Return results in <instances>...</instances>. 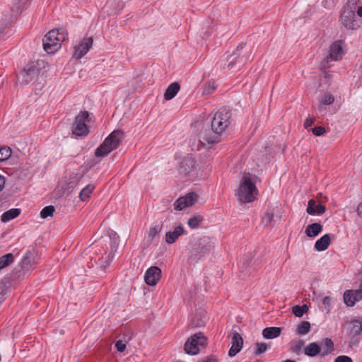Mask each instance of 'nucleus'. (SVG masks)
<instances>
[{
    "label": "nucleus",
    "mask_w": 362,
    "mask_h": 362,
    "mask_svg": "<svg viewBox=\"0 0 362 362\" xmlns=\"http://www.w3.org/2000/svg\"><path fill=\"white\" fill-rule=\"evenodd\" d=\"M214 248V242L209 237L204 236L196 240L191 250V258L199 260L209 255Z\"/></svg>",
    "instance_id": "obj_5"
},
{
    "label": "nucleus",
    "mask_w": 362,
    "mask_h": 362,
    "mask_svg": "<svg viewBox=\"0 0 362 362\" xmlns=\"http://www.w3.org/2000/svg\"><path fill=\"white\" fill-rule=\"evenodd\" d=\"M310 323L309 322L302 321L297 326L296 333L300 335L307 334L310 332Z\"/></svg>",
    "instance_id": "obj_32"
},
{
    "label": "nucleus",
    "mask_w": 362,
    "mask_h": 362,
    "mask_svg": "<svg viewBox=\"0 0 362 362\" xmlns=\"http://www.w3.org/2000/svg\"><path fill=\"white\" fill-rule=\"evenodd\" d=\"M334 362H353L352 359L347 356H339L334 359Z\"/></svg>",
    "instance_id": "obj_48"
},
{
    "label": "nucleus",
    "mask_w": 362,
    "mask_h": 362,
    "mask_svg": "<svg viewBox=\"0 0 362 362\" xmlns=\"http://www.w3.org/2000/svg\"><path fill=\"white\" fill-rule=\"evenodd\" d=\"M161 277V269L157 266H152L147 269L144 275L146 284L156 286Z\"/></svg>",
    "instance_id": "obj_13"
},
{
    "label": "nucleus",
    "mask_w": 362,
    "mask_h": 362,
    "mask_svg": "<svg viewBox=\"0 0 362 362\" xmlns=\"http://www.w3.org/2000/svg\"><path fill=\"white\" fill-rule=\"evenodd\" d=\"M326 211L325 206L319 204H316L315 199H312L308 201V207L306 211L310 215H321L323 214Z\"/></svg>",
    "instance_id": "obj_20"
},
{
    "label": "nucleus",
    "mask_w": 362,
    "mask_h": 362,
    "mask_svg": "<svg viewBox=\"0 0 362 362\" xmlns=\"http://www.w3.org/2000/svg\"><path fill=\"white\" fill-rule=\"evenodd\" d=\"M231 112L225 107L221 108L214 115L211 122V129L202 131L199 141L204 144H214L220 141L221 134L230 124Z\"/></svg>",
    "instance_id": "obj_1"
},
{
    "label": "nucleus",
    "mask_w": 362,
    "mask_h": 362,
    "mask_svg": "<svg viewBox=\"0 0 362 362\" xmlns=\"http://www.w3.org/2000/svg\"><path fill=\"white\" fill-rule=\"evenodd\" d=\"M203 362H217V359L214 356H210L206 357L203 360Z\"/></svg>",
    "instance_id": "obj_51"
},
{
    "label": "nucleus",
    "mask_w": 362,
    "mask_h": 362,
    "mask_svg": "<svg viewBox=\"0 0 362 362\" xmlns=\"http://www.w3.org/2000/svg\"><path fill=\"white\" fill-rule=\"evenodd\" d=\"M331 300H332L329 296H325L322 300V304L325 305L327 313L330 311Z\"/></svg>",
    "instance_id": "obj_47"
},
{
    "label": "nucleus",
    "mask_w": 362,
    "mask_h": 362,
    "mask_svg": "<svg viewBox=\"0 0 362 362\" xmlns=\"http://www.w3.org/2000/svg\"><path fill=\"white\" fill-rule=\"evenodd\" d=\"M21 211V209L17 208L11 209L10 210L5 211L1 215V221L6 223L14 219L15 218L20 215Z\"/></svg>",
    "instance_id": "obj_28"
},
{
    "label": "nucleus",
    "mask_w": 362,
    "mask_h": 362,
    "mask_svg": "<svg viewBox=\"0 0 362 362\" xmlns=\"http://www.w3.org/2000/svg\"><path fill=\"white\" fill-rule=\"evenodd\" d=\"M199 196L196 192H189L184 197L178 198L174 203V209L181 211L186 207L192 206L198 199Z\"/></svg>",
    "instance_id": "obj_12"
},
{
    "label": "nucleus",
    "mask_w": 362,
    "mask_h": 362,
    "mask_svg": "<svg viewBox=\"0 0 362 362\" xmlns=\"http://www.w3.org/2000/svg\"><path fill=\"white\" fill-rule=\"evenodd\" d=\"M93 42V40L91 37L82 40L78 45L75 47L74 57L77 59H81L89 51Z\"/></svg>",
    "instance_id": "obj_14"
},
{
    "label": "nucleus",
    "mask_w": 362,
    "mask_h": 362,
    "mask_svg": "<svg viewBox=\"0 0 362 362\" xmlns=\"http://www.w3.org/2000/svg\"><path fill=\"white\" fill-rule=\"evenodd\" d=\"M204 221V218L201 215H195L191 217L188 221L187 224L189 228L192 229L198 228L200 226V223Z\"/></svg>",
    "instance_id": "obj_33"
},
{
    "label": "nucleus",
    "mask_w": 362,
    "mask_h": 362,
    "mask_svg": "<svg viewBox=\"0 0 362 362\" xmlns=\"http://www.w3.org/2000/svg\"><path fill=\"white\" fill-rule=\"evenodd\" d=\"M322 348L321 356L324 357L334 351V345L333 341L330 338H325L321 342Z\"/></svg>",
    "instance_id": "obj_21"
},
{
    "label": "nucleus",
    "mask_w": 362,
    "mask_h": 362,
    "mask_svg": "<svg viewBox=\"0 0 362 362\" xmlns=\"http://www.w3.org/2000/svg\"><path fill=\"white\" fill-rule=\"evenodd\" d=\"M303 345L304 341L303 340H299L291 348V350L294 353L298 354L300 352Z\"/></svg>",
    "instance_id": "obj_43"
},
{
    "label": "nucleus",
    "mask_w": 362,
    "mask_h": 362,
    "mask_svg": "<svg viewBox=\"0 0 362 362\" xmlns=\"http://www.w3.org/2000/svg\"><path fill=\"white\" fill-rule=\"evenodd\" d=\"M214 90H215L214 86H209L204 89V93L209 94V93H212Z\"/></svg>",
    "instance_id": "obj_50"
},
{
    "label": "nucleus",
    "mask_w": 362,
    "mask_h": 362,
    "mask_svg": "<svg viewBox=\"0 0 362 362\" xmlns=\"http://www.w3.org/2000/svg\"><path fill=\"white\" fill-rule=\"evenodd\" d=\"M5 185V178L4 176L0 175V192L4 189Z\"/></svg>",
    "instance_id": "obj_54"
},
{
    "label": "nucleus",
    "mask_w": 362,
    "mask_h": 362,
    "mask_svg": "<svg viewBox=\"0 0 362 362\" xmlns=\"http://www.w3.org/2000/svg\"><path fill=\"white\" fill-rule=\"evenodd\" d=\"M357 15L359 17H362V4H360L356 11Z\"/></svg>",
    "instance_id": "obj_55"
},
{
    "label": "nucleus",
    "mask_w": 362,
    "mask_h": 362,
    "mask_svg": "<svg viewBox=\"0 0 362 362\" xmlns=\"http://www.w3.org/2000/svg\"><path fill=\"white\" fill-rule=\"evenodd\" d=\"M185 232V228L182 226L175 227L173 231L170 230L165 233V242L170 245L173 244Z\"/></svg>",
    "instance_id": "obj_19"
},
{
    "label": "nucleus",
    "mask_w": 362,
    "mask_h": 362,
    "mask_svg": "<svg viewBox=\"0 0 362 362\" xmlns=\"http://www.w3.org/2000/svg\"><path fill=\"white\" fill-rule=\"evenodd\" d=\"M4 287L0 284V295L1 296V299H3V297L4 296Z\"/></svg>",
    "instance_id": "obj_56"
},
{
    "label": "nucleus",
    "mask_w": 362,
    "mask_h": 362,
    "mask_svg": "<svg viewBox=\"0 0 362 362\" xmlns=\"http://www.w3.org/2000/svg\"><path fill=\"white\" fill-rule=\"evenodd\" d=\"M90 114L88 111H81L76 116L73 124L72 134L78 136H84L89 133L87 123L90 122Z\"/></svg>",
    "instance_id": "obj_7"
},
{
    "label": "nucleus",
    "mask_w": 362,
    "mask_h": 362,
    "mask_svg": "<svg viewBox=\"0 0 362 362\" xmlns=\"http://www.w3.org/2000/svg\"><path fill=\"white\" fill-rule=\"evenodd\" d=\"M195 165V160L192 154H188L184 157L179 163V173L182 175H187L192 170Z\"/></svg>",
    "instance_id": "obj_16"
},
{
    "label": "nucleus",
    "mask_w": 362,
    "mask_h": 362,
    "mask_svg": "<svg viewBox=\"0 0 362 362\" xmlns=\"http://www.w3.org/2000/svg\"><path fill=\"white\" fill-rule=\"evenodd\" d=\"M65 36L59 29H54L49 31L43 38V47L47 53H54L59 47V42L63 41Z\"/></svg>",
    "instance_id": "obj_6"
},
{
    "label": "nucleus",
    "mask_w": 362,
    "mask_h": 362,
    "mask_svg": "<svg viewBox=\"0 0 362 362\" xmlns=\"http://www.w3.org/2000/svg\"><path fill=\"white\" fill-rule=\"evenodd\" d=\"M356 212L358 216L362 218V202L358 205Z\"/></svg>",
    "instance_id": "obj_53"
},
{
    "label": "nucleus",
    "mask_w": 362,
    "mask_h": 362,
    "mask_svg": "<svg viewBox=\"0 0 362 362\" xmlns=\"http://www.w3.org/2000/svg\"><path fill=\"white\" fill-rule=\"evenodd\" d=\"M360 4H362V0H349L344 8L353 9L355 11L356 6H359Z\"/></svg>",
    "instance_id": "obj_42"
},
{
    "label": "nucleus",
    "mask_w": 362,
    "mask_h": 362,
    "mask_svg": "<svg viewBox=\"0 0 362 362\" xmlns=\"http://www.w3.org/2000/svg\"><path fill=\"white\" fill-rule=\"evenodd\" d=\"M322 230V226L319 223H314L308 225L305 228V234L308 237L315 238Z\"/></svg>",
    "instance_id": "obj_26"
},
{
    "label": "nucleus",
    "mask_w": 362,
    "mask_h": 362,
    "mask_svg": "<svg viewBox=\"0 0 362 362\" xmlns=\"http://www.w3.org/2000/svg\"><path fill=\"white\" fill-rule=\"evenodd\" d=\"M342 40L335 41L329 49V54L327 57V59L330 58L332 60L337 61L342 57L343 49L341 47Z\"/></svg>",
    "instance_id": "obj_18"
},
{
    "label": "nucleus",
    "mask_w": 362,
    "mask_h": 362,
    "mask_svg": "<svg viewBox=\"0 0 362 362\" xmlns=\"http://www.w3.org/2000/svg\"><path fill=\"white\" fill-rule=\"evenodd\" d=\"M308 310L309 308L306 304L296 305L292 308V313L296 317H301L305 313H308Z\"/></svg>",
    "instance_id": "obj_35"
},
{
    "label": "nucleus",
    "mask_w": 362,
    "mask_h": 362,
    "mask_svg": "<svg viewBox=\"0 0 362 362\" xmlns=\"http://www.w3.org/2000/svg\"><path fill=\"white\" fill-rule=\"evenodd\" d=\"M11 149L9 147H0V161L8 159L11 156Z\"/></svg>",
    "instance_id": "obj_39"
},
{
    "label": "nucleus",
    "mask_w": 362,
    "mask_h": 362,
    "mask_svg": "<svg viewBox=\"0 0 362 362\" xmlns=\"http://www.w3.org/2000/svg\"><path fill=\"white\" fill-rule=\"evenodd\" d=\"M315 117H309L307 118L304 123V127L305 129H308L310 127L312 126V124L315 122Z\"/></svg>",
    "instance_id": "obj_49"
},
{
    "label": "nucleus",
    "mask_w": 362,
    "mask_h": 362,
    "mask_svg": "<svg viewBox=\"0 0 362 362\" xmlns=\"http://www.w3.org/2000/svg\"><path fill=\"white\" fill-rule=\"evenodd\" d=\"M281 329V327H266L262 331V335L267 339H274L280 336Z\"/></svg>",
    "instance_id": "obj_24"
},
{
    "label": "nucleus",
    "mask_w": 362,
    "mask_h": 362,
    "mask_svg": "<svg viewBox=\"0 0 362 362\" xmlns=\"http://www.w3.org/2000/svg\"><path fill=\"white\" fill-rule=\"evenodd\" d=\"M268 349V346L265 343L257 342L255 344V349L254 351L255 356H259L264 353Z\"/></svg>",
    "instance_id": "obj_40"
},
{
    "label": "nucleus",
    "mask_w": 362,
    "mask_h": 362,
    "mask_svg": "<svg viewBox=\"0 0 362 362\" xmlns=\"http://www.w3.org/2000/svg\"><path fill=\"white\" fill-rule=\"evenodd\" d=\"M126 343H124L122 339H119L115 342V348L117 351L122 353L126 349Z\"/></svg>",
    "instance_id": "obj_45"
},
{
    "label": "nucleus",
    "mask_w": 362,
    "mask_h": 362,
    "mask_svg": "<svg viewBox=\"0 0 362 362\" xmlns=\"http://www.w3.org/2000/svg\"><path fill=\"white\" fill-rule=\"evenodd\" d=\"M274 209L272 210H269L266 212L264 216L262 218V223L264 225L268 226L272 225L273 222L276 221V219H279L280 216H278L277 214H275L274 213Z\"/></svg>",
    "instance_id": "obj_29"
},
{
    "label": "nucleus",
    "mask_w": 362,
    "mask_h": 362,
    "mask_svg": "<svg viewBox=\"0 0 362 362\" xmlns=\"http://www.w3.org/2000/svg\"><path fill=\"white\" fill-rule=\"evenodd\" d=\"M207 339L202 332L192 335L185 341L184 350L189 355H197L199 353V346H205Z\"/></svg>",
    "instance_id": "obj_8"
},
{
    "label": "nucleus",
    "mask_w": 362,
    "mask_h": 362,
    "mask_svg": "<svg viewBox=\"0 0 362 362\" xmlns=\"http://www.w3.org/2000/svg\"><path fill=\"white\" fill-rule=\"evenodd\" d=\"M82 177H83V176L80 175L79 177L78 178V174L72 173L70 175V180H70L69 183V185H70V187H74V184L75 182H77Z\"/></svg>",
    "instance_id": "obj_46"
},
{
    "label": "nucleus",
    "mask_w": 362,
    "mask_h": 362,
    "mask_svg": "<svg viewBox=\"0 0 362 362\" xmlns=\"http://www.w3.org/2000/svg\"><path fill=\"white\" fill-rule=\"evenodd\" d=\"M312 132L315 136H320L323 135L326 132V129L325 127L322 126H318L313 128Z\"/></svg>",
    "instance_id": "obj_44"
},
{
    "label": "nucleus",
    "mask_w": 362,
    "mask_h": 362,
    "mask_svg": "<svg viewBox=\"0 0 362 362\" xmlns=\"http://www.w3.org/2000/svg\"><path fill=\"white\" fill-rule=\"evenodd\" d=\"M282 362H296V361L294 360H291V359H286L285 361H283Z\"/></svg>",
    "instance_id": "obj_57"
},
{
    "label": "nucleus",
    "mask_w": 362,
    "mask_h": 362,
    "mask_svg": "<svg viewBox=\"0 0 362 362\" xmlns=\"http://www.w3.org/2000/svg\"><path fill=\"white\" fill-rule=\"evenodd\" d=\"M232 346L228 351V355L232 357L239 353L243 347V339L240 334L238 332H234L231 339Z\"/></svg>",
    "instance_id": "obj_17"
},
{
    "label": "nucleus",
    "mask_w": 362,
    "mask_h": 362,
    "mask_svg": "<svg viewBox=\"0 0 362 362\" xmlns=\"http://www.w3.org/2000/svg\"><path fill=\"white\" fill-rule=\"evenodd\" d=\"M117 234L114 233V237L112 238L114 240L112 241V243L111 244V251L109 253V255L107 257V265H108L113 259L115 256V252L117 251L118 243H117V238L115 236Z\"/></svg>",
    "instance_id": "obj_36"
},
{
    "label": "nucleus",
    "mask_w": 362,
    "mask_h": 362,
    "mask_svg": "<svg viewBox=\"0 0 362 362\" xmlns=\"http://www.w3.org/2000/svg\"><path fill=\"white\" fill-rule=\"evenodd\" d=\"M29 6V0H14L11 8V17L10 20H6L0 23V34L2 33L8 26L13 18H17L22 11Z\"/></svg>",
    "instance_id": "obj_9"
},
{
    "label": "nucleus",
    "mask_w": 362,
    "mask_h": 362,
    "mask_svg": "<svg viewBox=\"0 0 362 362\" xmlns=\"http://www.w3.org/2000/svg\"><path fill=\"white\" fill-rule=\"evenodd\" d=\"M331 239L329 234H325L320 239H318L315 243V249L317 251H324L330 245Z\"/></svg>",
    "instance_id": "obj_22"
},
{
    "label": "nucleus",
    "mask_w": 362,
    "mask_h": 362,
    "mask_svg": "<svg viewBox=\"0 0 362 362\" xmlns=\"http://www.w3.org/2000/svg\"><path fill=\"white\" fill-rule=\"evenodd\" d=\"M180 89V86L179 83L173 82L170 84L164 93L165 100H169L175 98Z\"/></svg>",
    "instance_id": "obj_25"
},
{
    "label": "nucleus",
    "mask_w": 362,
    "mask_h": 362,
    "mask_svg": "<svg viewBox=\"0 0 362 362\" xmlns=\"http://www.w3.org/2000/svg\"><path fill=\"white\" fill-rule=\"evenodd\" d=\"M334 101V97L330 93H325L321 96L320 103L322 105H331Z\"/></svg>",
    "instance_id": "obj_41"
},
{
    "label": "nucleus",
    "mask_w": 362,
    "mask_h": 362,
    "mask_svg": "<svg viewBox=\"0 0 362 362\" xmlns=\"http://www.w3.org/2000/svg\"><path fill=\"white\" fill-rule=\"evenodd\" d=\"M39 69L33 64H27L17 74V80L21 84H28L38 74Z\"/></svg>",
    "instance_id": "obj_10"
},
{
    "label": "nucleus",
    "mask_w": 362,
    "mask_h": 362,
    "mask_svg": "<svg viewBox=\"0 0 362 362\" xmlns=\"http://www.w3.org/2000/svg\"><path fill=\"white\" fill-rule=\"evenodd\" d=\"M257 194V189L251 178V175L245 174L237 192L238 199L243 203L252 202L256 199Z\"/></svg>",
    "instance_id": "obj_3"
},
{
    "label": "nucleus",
    "mask_w": 362,
    "mask_h": 362,
    "mask_svg": "<svg viewBox=\"0 0 362 362\" xmlns=\"http://www.w3.org/2000/svg\"><path fill=\"white\" fill-rule=\"evenodd\" d=\"M245 44L246 43L243 42L240 43L237 46L235 50L233 52V54L228 56V67L233 66L236 63V62H238V58H239V52L243 49Z\"/></svg>",
    "instance_id": "obj_27"
},
{
    "label": "nucleus",
    "mask_w": 362,
    "mask_h": 362,
    "mask_svg": "<svg viewBox=\"0 0 362 362\" xmlns=\"http://www.w3.org/2000/svg\"><path fill=\"white\" fill-rule=\"evenodd\" d=\"M38 250L34 247L28 249L20 264L13 269L12 278L14 280L25 278L30 271L35 269L38 263Z\"/></svg>",
    "instance_id": "obj_2"
},
{
    "label": "nucleus",
    "mask_w": 362,
    "mask_h": 362,
    "mask_svg": "<svg viewBox=\"0 0 362 362\" xmlns=\"http://www.w3.org/2000/svg\"><path fill=\"white\" fill-rule=\"evenodd\" d=\"M162 229V225L156 224L153 227H151L148 233V239L151 241L153 240L156 236L160 232Z\"/></svg>",
    "instance_id": "obj_37"
},
{
    "label": "nucleus",
    "mask_w": 362,
    "mask_h": 362,
    "mask_svg": "<svg viewBox=\"0 0 362 362\" xmlns=\"http://www.w3.org/2000/svg\"><path fill=\"white\" fill-rule=\"evenodd\" d=\"M203 362H217V359L214 356H210L206 357L203 360Z\"/></svg>",
    "instance_id": "obj_52"
},
{
    "label": "nucleus",
    "mask_w": 362,
    "mask_h": 362,
    "mask_svg": "<svg viewBox=\"0 0 362 362\" xmlns=\"http://www.w3.org/2000/svg\"><path fill=\"white\" fill-rule=\"evenodd\" d=\"M255 362H263V361H262V360H257V361H255Z\"/></svg>",
    "instance_id": "obj_58"
},
{
    "label": "nucleus",
    "mask_w": 362,
    "mask_h": 362,
    "mask_svg": "<svg viewBox=\"0 0 362 362\" xmlns=\"http://www.w3.org/2000/svg\"><path fill=\"white\" fill-rule=\"evenodd\" d=\"M55 211V208L52 205L47 206L44 207L40 211V217L42 218H46L49 216H52Z\"/></svg>",
    "instance_id": "obj_38"
},
{
    "label": "nucleus",
    "mask_w": 362,
    "mask_h": 362,
    "mask_svg": "<svg viewBox=\"0 0 362 362\" xmlns=\"http://www.w3.org/2000/svg\"><path fill=\"white\" fill-rule=\"evenodd\" d=\"M94 189H95V186L93 185H86L80 192V194H79L80 199L83 202L87 200L90 197V194L93 192Z\"/></svg>",
    "instance_id": "obj_34"
},
{
    "label": "nucleus",
    "mask_w": 362,
    "mask_h": 362,
    "mask_svg": "<svg viewBox=\"0 0 362 362\" xmlns=\"http://www.w3.org/2000/svg\"><path fill=\"white\" fill-rule=\"evenodd\" d=\"M344 302L348 307H352L355 303L362 300L361 290H346L344 293Z\"/></svg>",
    "instance_id": "obj_15"
},
{
    "label": "nucleus",
    "mask_w": 362,
    "mask_h": 362,
    "mask_svg": "<svg viewBox=\"0 0 362 362\" xmlns=\"http://www.w3.org/2000/svg\"><path fill=\"white\" fill-rule=\"evenodd\" d=\"M322 348L317 342L309 344L304 349V354L310 357H315L317 355L321 356Z\"/></svg>",
    "instance_id": "obj_23"
},
{
    "label": "nucleus",
    "mask_w": 362,
    "mask_h": 362,
    "mask_svg": "<svg viewBox=\"0 0 362 362\" xmlns=\"http://www.w3.org/2000/svg\"><path fill=\"white\" fill-rule=\"evenodd\" d=\"M340 21L349 30H356L359 27L355 20V11L353 9L344 8L341 13Z\"/></svg>",
    "instance_id": "obj_11"
},
{
    "label": "nucleus",
    "mask_w": 362,
    "mask_h": 362,
    "mask_svg": "<svg viewBox=\"0 0 362 362\" xmlns=\"http://www.w3.org/2000/svg\"><path fill=\"white\" fill-rule=\"evenodd\" d=\"M13 260L14 257L11 253H8L1 256L0 257V270L9 266L13 262Z\"/></svg>",
    "instance_id": "obj_31"
},
{
    "label": "nucleus",
    "mask_w": 362,
    "mask_h": 362,
    "mask_svg": "<svg viewBox=\"0 0 362 362\" xmlns=\"http://www.w3.org/2000/svg\"><path fill=\"white\" fill-rule=\"evenodd\" d=\"M124 134L122 130L113 131L96 148L95 156L98 158L104 157L112 151L116 149L124 138Z\"/></svg>",
    "instance_id": "obj_4"
},
{
    "label": "nucleus",
    "mask_w": 362,
    "mask_h": 362,
    "mask_svg": "<svg viewBox=\"0 0 362 362\" xmlns=\"http://www.w3.org/2000/svg\"><path fill=\"white\" fill-rule=\"evenodd\" d=\"M351 334L354 337L360 334L362 332V322L359 319H354L351 321Z\"/></svg>",
    "instance_id": "obj_30"
}]
</instances>
